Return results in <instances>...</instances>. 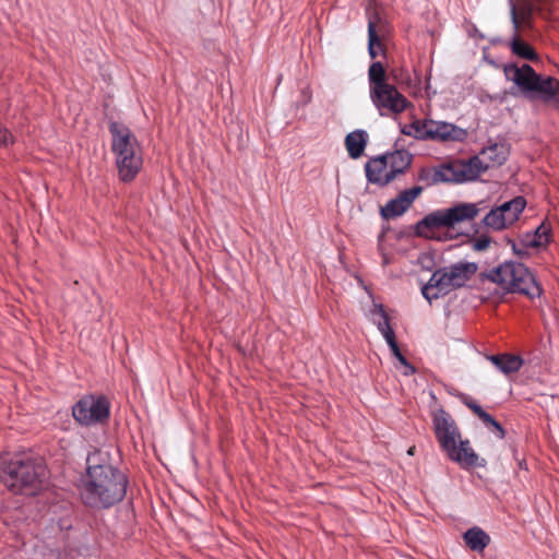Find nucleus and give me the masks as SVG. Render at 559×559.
<instances>
[{
  "mask_svg": "<svg viewBox=\"0 0 559 559\" xmlns=\"http://www.w3.org/2000/svg\"><path fill=\"white\" fill-rule=\"evenodd\" d=\"M128 488L127 476L111 463L108 451L95 449L86 457V472L79 492L82 502L95 510H105L122 501Z\"/></svg>",
  "mask_w": 559,
  "mask_h": 559,
  "instance_id": "1",
  "label": "nucleus"
},
{
  "mask_svg": "<svg viewBox=\"0 0 559 559\" xmlns=\"http://www.w3.org/2000/svg\"><path fill=\"white\" fill-rule=\"evenodd\" d=\"M509 155L508 147L502 143L491 144L480 152V156H473L467 160H455L439 166L420 175L427 185L440 182L462 183L476 180L483 173L493 166L502 165Z\"/></svg>",
  "mask_w": 559,
  "mask_h": 559,
  "instance_id": "2",
  "label": "nucleus"
},
{
  "mask_svg": "<svg viewBox=\"0 0 559 559\" xmlns=\"http://www.w3.org/2000/svg\"><path fill=\"white\" fill-rule=\"evenodd\" d=\"M45 477L41 460L31 451L0 457V478L13 493H34Z\"/></svg>",
  "mask_w": 559,
  "mask_h": 559,
  "instance_id": "3",
  "label": "nucleus"
},
{
  "mask_svg": "<svg viewBox=\"0 0 559 559\" xmlns=\"http://www.w3.org/2000/svg\"><path fill=\"white\" fill-rule=\"evenodd\" d=\"M395 71L389 74L380 61H373L368 69L369 97L381 117L397 116L411 105L399 91Z\"/></svg>",
  "mask_w": 559,
  "mask_h": 559,
  "instance_id": "4",
  "label": "nucleus"
},
{
  "mask_svg": "<svg viewBox=\"0 0 559 559\" xmlns=\"http://www.w3.org/2000/svg\"><path fill=\"white\" fill-rule=\"evenodd\" d=\"M432 425L440 448L449 459L462 467L481 466L478 455L475 453L467 439L461 438L460 429L453 417L443 408L432 414Z\"/></svg>",
  "mask_w": 559,
  "mask_h": 559,
  "instance_id": "5",
  "label": "nucleus"
},
{
  "mask_svg": "<svg viewBox=\"0 0 559 559\" xmlns=\"http://www.w3.org/2000/svg\"><path fill=\"white\" fill-rule=\"evenodd\" d=\"M503 72L506 79L513 82L526 98L540 99L559 109V80L537 74L527 63L506 64Z\"/></svg>",
  "mask_w": 559,
  "mask_h": 559,
  "instance_id": "6",
  "label": "nucleus"
},
{
  "mask_svg": "<svg viewBox=\"0 0 559 559\" xmlns=\"http://www.w3.org/2000/svg\"><path fill=\"white\" fill-rule=\"evenodd\" d=\"M109 132L119 178L124 182L132 181L143 164L141 145L136 136L123 123L110 122Z\"/></svg>",
  "mask_w": 559,
  "mask_h": 559,
  "instance_id": "7",
  "label": "nucleus"
},
{
  "mask_svg": "<svg viewBox=\"0 0 559 559\" xmlns=\"http://www.w3.org/2000/svg\"><path fill=\"white\" fill-rule=\"evenodd\" d=\"M481 281L496 284L502 294L519 293L530 298L539 297L542 294L535 276L520 262H504L483 273Z\"/></svg>",
  "mask_w": 559,
  "mask_h": 559,
  "instance_id": "8",
  "label": "nucleus"
},
{
  "mask_svg": "<svg viewBox=\"0 0 559 559\" xmlns=\"http://www.w3.org/2000/svg\"><path fill=\"white\" fill-rule=\"evenodd\" d=\"M475 262H457L437 270L421 288L423 296L431 302L451 290L463 287L477 272Z\"/></svg>",
  "mask_w": 559,
  "mask_h": 559,
  "instance_id": "9",
  "label": "nucleus"
},
{
  "mask_svg": "<svg viewBox=\"0 0 559 559\" xmlns=\"http://www.w3.org/2000/svg\"><path fill=\"white\" fill-rule=\"evenodd\" d=\"M480 213L478 203L462 202L448 209H441L427 214L417 224L420 235L432 236L439 229H455L462 223L475 219Z\"/></svg>",
  "mask_w": 559,
  "mask_h": 559,
  "instance_id": "10",
  "label": "nucleus"
},
{
  "mask_svg": "<svg viewBox=\"0 0 559 559\" xmlns=\"http://www.w3.org/2000/svg\"><path fill=\"white\" fill-rule=\"evenodd\" d=\"M72 416L85 427L105 424L110 416V403L104 395H84L72 406Z\"/></svg>",
  "mask_w": 559,
  "mask_h": 559,
  "instance_id": "11",
  "label": "nucleus"
},
{
  "mask_svg": "<svg viewBox=\"0 0 559 559\" xmlns=\"http://www.w3.org/2000/svg\"><path fill=\"white\" fill-rule=\"evenodd\" d=\"M510 16L513 25V33H518L521 27H532V17L538 14L542 17H548L551 13L549 0H509Z\"/></svg>",
  "mask_w": 559,
  "mask_h": 559,
  "instance_id": "12",
  "label": "nucleus"
},
{
  "mask_svg": "<svg viewBox=\"0 0 559 559\" xmlns=\"http://www.w3.org/2000/svg\"><path fill=\"white\" fill-rule=\"evenodd\" d=\"M428 129L426 134L428 140L439 142H463L467 138V132L450 122L436 121L428 119Z\"/></svg>",
  "mask_w": 559,
  "mask_h": 559,
  "instance_id": "13",
  "label": "nucleus"
},
{
  "mask_svg": "<svg viewBox=\"0 0 559 559\" xmlns=\"http://www.w3.org/2000/svg\"><path fill=\"white\" fill-rule=\"evenodd\" d=\"M423 192L420 186H415L411 189L402 191L395 199L390 200L383 207H381V216L384 219L395 218L404 214Z\"/></svg>",
  "mask_w": 559,
  "mask_h": 559,
  "instance_id": "14",
  "label": "nucleus"
},
{
  "mask_svg": "<svg viewBox=\"0 0 559 559\" xmlns=\"http://www.w3.org/2000/svg\"><path fill=\"white\" fill-rule=\"evenodd\" d=\"M366 176L369 182L384 187L393 180L385 156L373 157L366 164Z\"/></svg>",
  "mask_w": 559,
  "mask_h": 559,
  "instance_id": "15",
  "label": "nucleus"
},
{
  "mask_svg": "<svg viewBox=\"0 0 559 559\" xmlns=\"http://www.w3.org/2000/svg\"><path fill=\"white\" fill-rule=\"evenodd\" d=\"M466 546L476 552H483L490 544V536L479 526H473L463 534Z\"/></svg>",
  "mask_w": 559,
  "mask_h": 559,
  "instance_id": "16",
  "label": "nucleus"
},
{
  "mask_svg": "<svg viewBox=\"0 0 559 559\" xmlns=\"http://www.w3.org/2000/svg\"><path fill=\"white\" fill-rule=\"evenodd\" d=\"M370 320L377 325L379 332L382 334L385 341L395 337V332L392 329L388 314L380 304H374L369 312Z\"/></svg>",
  "mask_w": 559,
  "mask_h": 559,
  "instance_id": "17",
  "label": "nucleus"
},
{
  "mask_svg": "<svg viewBox=\"0 0 559 559\" xmlns=\"http://www.w3.org/2000/svg\"><path fill=\"white\" fill-rule=\"evenodd\" d=\"M487 358L504 374L513 373L520 370L523 365V360L520 356L501 354L490 355Z\"/></svg>",
  "mask_w": 559,
  "mask_h": 559,
  "instance_id": "18",
  "label": "nucleus"
},
{
  "mask_svg": "<svg viewBox=\"0 0 559 559\" xmlns=\"http://www.w3.org/2000/svg\"><path fill=\"white\" fill-rule=\"evenodd\" d=\"M368 134L365 130H355L345 138V145L352 158H358L364 154Z\"/></svg>",
  "mask_w": 559,
  "mask_h": 559,
  "instance_id": "19",
  "label": "nucleus"
},
{
  "mask_svg": "<svg viewBox=\"0 0 559 559\" xmlns=\"http://www.w3.org/2000/svg\"><path fill=\"white\" fill-rule=\"evenodd\" d=\"M384 156L388 158V166L393 180L403 174L412 163V156L405 151H395Z\"/></svg>",
  "mask_w": 559,
  "mask_h": 559,
  "instance_id": "20",
  "label": "nucleus"
},
{
  "mask_svg": "<svg viewBox=\"0 0 559 559\" xmlns=\"http://www.w3.org/2000/svg\"><path fill=\"white\" fill-rule=\"evenodd\" d=\"M550 226L542 223L533 233H527L522 242L528 248H539L546 246L550 240Z\"/></svg>",
  "mask_w": 559,
  "mask_h": 559,
  "instance_id": "21",
  "label": "nucleus"
},
{
  "mask_svg": "<svg viewBox=\"0 0 559 559\" xmlns=\"http://www.w3.org/2000/svg\"><path fill=\"white\" fill-rule=\"evenodd\" d=\"M509 46L512 53L518 56L519 58L530 61L538 59V56L534 48L524 40H522L519 37L518 33H513Z\"/></svg>",
  "mask_w": 559,
  "mask_h": 559,
  "instance_id": "22",
  "label": "nucleus"
},
{
  "mask_svg": "<svg viewBox=\"0 0 559 559\" xmlns=\"http://www.w3.org/2000/svg\"><path fill=\"white\" fill-rule=\"evenodd\" d=\"M483 225L491 230L499 231L510 227L503 215L501 205L491 209L483 218Z\"/></svg>",
  "mask_w": 559,
  "mask_h": 559,
  "instance_id": "23",
  "label": "nucleus"
},
{
  "mask_svg": "<svg viewBox=\"0 0 559 559\" xmlns=\"http://www.w3.org/2000/svg\"><path fill=\"white\" fill-rule=\"evenodd\" d=\"M525 206L526 201L523 197H516L511 201L501 204L503 215L506 216V219L510 226L513 225L519 219Z\"/></svg>",
  "mask_w": 559,
  "mask_h": 559,
  "instance_id": "24",
  "label": "nucleus"
},
{
  "mask_svg": "<svg viewBox=\"0 0 559 559\" xmlns=\"http://www.w3.org/2000/svg\"><path fill=\"white\" fill-rule=\"evenodd\" d=\"M376 19L379 20V16L374 15V17H369L368 21V53L372 59L377 58L380 52H383V47L376 29Z\"/></svg>",
  "mask_w": 559,
  "mask_h": 559,
  "instance_id": "25",
  "label": "nucleus"
},
{
  "mask_svg": "<svg viewBox=\"0 0 559 559\" xmlns=\"http://www.w3.org/2000/svg\"><path fill=\"white\" fill-rule=\"evenodd\" d=\"M428 119L415 120L412 123L404 124L401 132L405 135L413 136L417 140H428L426 129H428Z\"/></svg>",
  "mask_w": 559,
  "mask_h": 559,
  "instance_id": "26",
  "label": "nucleus"
},
{
  "mask_svg": "<svg viewBox=\"0 0 559 559\" xmlns=\"http://www.w3.org/2000/svg\"><path fill=\"white\" fill-rule=\"evenodd\" d=\"M479 419L486 425V427L489 430H491L496 435L497 438H504V429L490 414L486 412Z\"/></svg>",
  "mask_w": 559,
  "mask_h": 559,
  "instance_id": "27",
  "label": "nucleus"
},
{
  "mask_svg": "<svg viewBox=\"0 0 559 559\" xmlns=\"http://www.w3.org/2000/svg\"><path fill=\"white\" fill-rule=\"evenodd\" d=\"M490 245V238L488 236H480L473 241V249L477 251L486 250Z\"/></svg>",
  "mask_w": 559,
  "mask_h": 559,
  "instance_id": "28",
  "label": "nucleus"
},
{
  "mask_svg": "<svg viewBox=\"0 0 559 559\" xmlns=\"http://www.w3.org/2000/svg\"><path fill=\"white\" fill-rule=\"evenodd\" d=\"M11 143H13L12 134L0 124V146H8Z\"/></svg>",
  "mask_w": 559,
  "mask_h": 559,
  "instance_id": "29",
  "label": "nucleus"
},
{
  "mask_svg": "<svg viewBox=\"0 0 559 559\" xmlns=\"http://www.w3.org/2000/svg\"><path fill=\"white\" fill-rule=\"evenodd\" d=\"M388 346L390 347L393 356L400 360V359H403L404 355L401 353L400 348H399V345H397V342H396V337H393L391 340H388L385 341Z\"/></svg>",
  "mask_w": 559,
  "mask_h": 559,
  "instance_id": "30",
  "label": "nucleus"
},
{
  "mask_svg": "<svg viewBox=\"0 0 559 559\" xmlns=\"http://www.w3.org/2000/svg\"><path fill=\"white\" fill-rule=\"evenodd\" d=\"M388 346L390 347L393 356L400 360V359H403L404 355L401 353L400 348H399V345H397V342H396V337H393L391 340H388L385 341Z\"/></svg>",
  "mask_w": 559,
  "mask_h": 559,
  "instance_id": "31",
  "label": "nucleus"
},
{
  "mask_svg": "<svg viewBox=\"0 0 559 559\" xmlns=\"http://www.w3.org/2000/svg\"><path fill=\"white\" fill-rule=\"evenodd\" d=\"M464 404L471 409L473 411V413L475 415L478 416V418H480L483 416V414H485L486 412L483 409V407L477 404L475 401H465Z\"/></svg>",
  "mask_w": 559,
  "mask_h": 559,
  "instance_id": "32",
  "label": "nucleus"
},
{
  "mask_svg": "<svg viewBox=\"0 0 559 559\" xmlns=\"http://www.w3.org/2000/svg\"><path fill=\"white\" fill-rule=\"evenodd\" d=\"M402 373L404 376H412L415 373V368L411 364H407L403 367Z\"/></svg>",
  "mask_w": 559,
  "mask_h": 559,
  "instance_id": "33",
  "label": "nucleus"
},
{
  "mask_svg": "<svg viewBox=\"0 0 559 559\" xmlns=\"http://www.w3.org/2000/svg\"><path fill=\"white\" fill-rule=\"evenodd\" d=\"M397 361L401 364L402 368H403L404 366H406L407 364H409V362L406 360V358H405V357H403V359H400V360H397Z\"/></svg>",
  "mask_w": 559,
  "mask_h": 559,
  "instance_id": "34",
  "label": "nucleus"
},
{
  "mask_svg": "<svg viewBox=\"0 0 559 559\" xmlns=\"http://www.w3.org/2000/svg\"><path fill=\"white\" fill-rule=\"evenodd\" d=\"M519 466H520V468H526L525 463L523 461L519 462Z\"/></svg>",
  "mask_w": 559,
  "mask_h": 559,
  "instance_id": "35",
  "label": "nucleus"
}]
</instances>
